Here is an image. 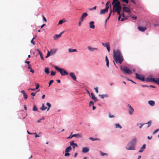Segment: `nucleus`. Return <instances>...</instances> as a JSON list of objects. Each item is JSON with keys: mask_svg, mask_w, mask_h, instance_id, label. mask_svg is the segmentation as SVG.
<instances>
[{"mask_svg": "<svg viewBox=\"0 0 159 159\" xmlns=\"http://www.w3.org/2000/svg\"><path fill=\"white\" fill-rule=\"evenodd\" d=\"M64 33V31L62 32L59 34H55L53 37V39L54 40H56L57 39L60 37L61 35Z\"/></svg>", "mask_w": 159, "mask_h": 159, "instance_id": "nucleus-10", "label": "nucleus"}, {"mask_svg": "<svg viewBox=\"0 0 159 159\" xmlns=\"http://www.w3.org/2000/svg\"><path fill=\"white\" fill-rule=\"evenodd\" d=\"M44 71L46 74H48L49 73V68L47 67L45 68Z\"/></svg>", "mask_w": 159, "mask_h": 159, "instance_id": "nucleus-26", "label": "nucleus"}, {"mask_svg": "<svg viewBox=\"0 0 159 159\" xmlns=\"http://www.w3.org/2000/svg\"><path fill=\"white\" fill-rule=\"evenodd\" d=\"M70 76L74 80L76 81V77L74 73L71 72L70 74Z\"/></svg>", "mask_w": 159, "mask_h": 159, "instance_id": "nucleus-13", "label": "nucleus"}, {"mask_svg": "<svg viewBox=\"0 0 159 159\" xmlns=\"http://www.w3.org/2000/svg\"><path fill=\"white\" fill-rule=\"evenodd\" d=\"M100 152L101 153V156H104L105 155L107 156L108 155V154L107 153H103L101 151H100Z\"/></svg>", "mask_w": 159, "mask_h": 159, "instance_id": "nucleus-34", "label": "nucleus"}, {"mask_svg": "<svg viewBox=\"0 0 159 159\" xmlns=\"http://www.w3.org/2000/svg\"><path fill=\"white\" fill-rule=\"evenodd\" d=\"M89 27L92 29H94L95 27L94 25V22L93 21H90L89 23Z\"/></svg>", "mask_w": 159, "mask_h": 159, "instance_id": "nucleus-12", "label": "nucleus"}, {"mask_svg": "<svg viewBox=\"0 0 159 159\" xmlns=\"http://www.w3.org/2000/svg\"><path fill=\"white\" fill-rule=\"evenodd\" d=\"M139 30L141 32H144L147 29V28L145 27L139 26L138 27Z\"/></svg>", "mask_w": 159, "mask_h": 159, "instance_id": "nucleus-11", "label": "nucleus"}, {"mask_svg": "<svg viewBox=\"0 0 159 159\" xmlns=\"http://www.w3.org/2000/svg\"><path fill=\"white\" fill-rule=\"evenodd\" d=\"M45 119V118L44 117H43L42 118L40 119L37 121V123H40L41 122V121L42 120H43Z\"/></svg>", "mask_w": 159, "mask_h": 159, "instance_id": "nucleus-32", "label": "nucleus"}, {"mask_svg": "<svg viewBox=\"0 0 159 159\" xmlns=\"http://www.w3.org/2000/svg\"><path fill=\"white\" fill-rule=\"evenodd\" d=\"M68 50L69 52L70 53L73 52V49H72L71 48H69Z\"/></svg>", "mask_w": 159, "mask_h": 159, "instance_id": "nucleus-51", "label": "nucleus"}, {"mask_svg": "<svg viewBox=\"0 0 159 159\" xmlns=\"http://www.w3.org/2000/svg\"><path fill=\"white\" fill-rule=\"evenodd\" d=\"M159 131V129H157L155 130L153 133V134H154L156 133H157Z\"/></svg>", "mask_w": 159, "mask_h": 159, "instance_id": "nucleus-48", "label": "nucleus"}, {"mask_svg": "<svg viewBox=\"0 0 159 159\" xmlns=\"http://www.w3.org/2000/svg\"><path fill=\"white\" fill-rule=\"evenodd\" d=\"M109 7H106V8L105 9L101 10L100 13V14H104L106 12H107Z\"/></svg>", "mask_w": 159, "mask_h": 159, "instance_id": "nucleus-8", "label": "nucleus"}, {"mask_svg": "<svg viewBox=\"0 0 159 159\" xmlns=\"http://www.w3.org/2000/svg\"><path fill=\"white\" fill-rule=\"evenodd\" d=\"M35 84L36 85L35 89H38L39 87V84H38L36 83H35Z\"/></svg>", "mask_w": 159, "mask_h": 159, "instance_id": "nucleus-35", "label": "nucleus"}, {"mask_svg": "<svg viewBox=\"0 0 159 159\" xmlns=\"http://www.w3.org/2000/svg\"><path fill=\"white\" fill-rule=\"evenodd\" d=\"M34 134H35V137L37 138V137H39V135L37 134L36 133H34Z\"/></svg>", "mask_w": 159, "mask_h": 159, "instance_id": "nucleus-55", "label": "nucleus"}, {"mask_svg": "<svg viewBox=\"0 0 159 159\" xmlns=\"http://www.w3.org/2000/svg\"><path fill=\"white\" fill-rule=\"evenodd\" d=\"M91 98L93 99L95 102L97 101L98 100V99L96 97H95V96L94 95L93 93H91Z\"/></svg>", "mask_w": 159, "mask_h": 159, "instance_id": "nucleus-15", "label": "nucleus"}, {"mask_svg": "<svg viewBox=\"0 0 159 159\" xmlns=\"http://www.w3.org/2000/svg\"><path fill=\"white\" fill-rule=\"evenodd\" d=\"M23 97L25 99L27 98V95L25 93L23 94Z\"/></svg>", "mask_w": 159, "mask_h": 159, "instance_id": "nucleus-41", "label": "nucleus"}, {"mask_svg": "<svg viewBox=\"0 0 159 159\" xmlns=\"http://www.w3.org/2000/svg\"><path fill=\"white\" fill-rule=\"evenodd\" d=\"M63 23V20H60L59 21L58 24L59 25H61Z\"/></svg>", "mask_w": 159, "mask_h": 159, "instance_id": "nucleus-47", "label": "nucleus"}, {"mask_svg": "<svg viewBox=\"0 0 159 159\" xmlns=\"http://www.w3.org/2000/svg\"><path fill=\"white\" fill-rule=\"evenodd\" d=\"M122 71L129 74H131L132 73V71L127 68L126 67H124L123 68H121Z\"/></svg>", "mask_w": 159, "mask_h": 159, "instance_id": "nucleus-6", "label": "nucleus"}, {"mask_svg": "<svg viewBox=\"0 0 159 159\" xmlns=\"http://www.w3.org/2000/svg\"><path fill=\"white\" fill-rule=\"evenodd\" d=\"M39 54L40 55V57L41 58V59L42 60H44V58L43 57V54H42V53L41 52V53H40V54Z\"/></svg>", "mask_w": 159, "mask_h": 159, "instance_id": "nucleus-45", "label": "nucleus"}, {"mask_svg": "<svg viewBox=\"0 0 159 159\" xmlns=\"http://www.w3.org/2000/svg\"><path fill=\"white\" fill-rule=\"evenodd\" d=\"M137 124V126H139V125H140V126H139V128H142V126L144 125L145 124Z\"/></svg>", "mask_w": 159, "mask_h": 159, "instance_id": "nucleus-36", "label": "nucleus"}, {"mask_svg": "<svg viewBox=\"0 0 159 159\" xmlns=\"http://www.w3.org/2000/svg\"><path fill=\"white\" fill-rule=\"evenodd\" d=\"M46 105L48 107V108L47 109V111H48L49 110L50 108L51 107V104L47 102L46 103Z\"/></svg>", "mask_w": 159, "mask_h": 159, "instance_id": "nucleus-31", "label": "nucleus"}, {"mask_svg": "<svg viewBox=\"0 0 159 159\" xmlns=\"http://www.w3.org/2000/svg\"><path fill=\"white\" fill-rule=\"evenodd\" d=\"M36 93H31V94L34 97L35 96V94Z\"/></svg>", "mask_w": 159, "mask_h": 159, "instance_id": "nucleus-59", "label": "nucleus"}, {"mask_svg": "<svg viewBox=\"0 0 159 159\" xmlns=\"http://www.w3.org/2000/svg\"><path fill=\"white\" fill-rule=\"evenodd\" d=\"M102 44L104 47H106V48H107V47L110 46L109 42H107L105 43H102Z\"/></svg>", "mask_w": 159, "mask_h": 159, "instance_id": "nucleus-22", "label": "nucleus"}, {"mask_svg": "<svg viewBox=\"0 0 159 159\" xmlns=\"http://www.w3.org/2000/svg\"><path fill=\"white\" fill-rule=\"evenodd\" d=\"M132 19H134V20H136L137 18V16H132Z\"/></svg>", "mask_w": 159, "mask_h": 159, "instance_id": "nucleus-62", "label": "nucleus"}, {"mask_svg": "<svg viewBox=\"0 0 159 159\" xmlns=\"http://www.w3.org/2000/svg\"><path fill=\"white\" fill-rule=\"evenodd\" d=\"M121 11V10H118V11H116V12H117V14L119 15L120 14V12Z\"/></svg>", "mask_w": 159, "mask_h": 159, "instance_id": "nucleus-54", "label": "nucleus"}, {"mask_svg": "<svg viewBox=\"0 0 159 159\" xmlns=\"http://www.w3.org/2000/svg\"><path fill=\"white\" fill-rule=\"evenodd\" d=\"M122 16L123 17L121 19V21H124L125 20H126V19H128V17H129L130 16H126L125 15V14H124V12H122Z\"/></svg>", "mask_w": 159, "mask_h": 159, "instance_id": "nucleus-9", "label": "nucleus"}, {"mask_svg": "<svg viewBox=\"0 0 159 159\" xmlns=\"http://www.w3.org/2000/svg\"><path fill=\"white\" fill-rule=\"evenodd\" d=\"M150 80L151 82H154L157 84L159 82V78L157 79L156 80L154 78H151Z\"/></svg>", "mask_w": 159, "mask_h": 159, "instance_id": "nucleus-16", "label": "nucleus"}, {"mask_svg": "<svg viewBox=\"0 0 159 159\" xmlns=\"http://www.w3.org/2000/svg\"><path fill=\"white\" fill-rule=\"evenodd\" d=\"M136 78L137 79H139L143 81L144 80V77L142 75H139L137 73H135Z\"/></svg>", "mask_w": 159, "mask_h": 159, "instance_id": "nucleus-7", "label": "nucleus"}, {"mask_svg": "<svg viewBox=\"0 0 159 159\" xmlns=\"http://www.w3.org/2000/svg\"><path fill=\"white\" fill-rule=\"evenodd\" d=\"M134 111V109L133 108H131L129 109V113L130 115H132Z\"/></svg>", "mask_w": 159, "mask_h": 159, "instance_id": "nucleus-28", "label": "nucleus"}, {"mask_svg": "<svg viewBox=\"0 0 159 159\" xmlns=\"http://www.w3.org/2000/svg\"><path fill=\"white\" fill-rule=\"evenodd\" d=\"M107 49L108 51L109 52L110 51V46L107 47Z\"/></svg>", "mask_w": 159, "mask_h": 159, "instance_id": "nucleus-61", "label": "nucleus"}, {"mask_svg": "<svg viewBox=\"0 0 159 159\" xmlns=\"http://www.w3.org/2000/svg\"><path fill=\"white\" fill-rule=\"evenodd\" d=\"M83 21V20H80H80L79 21V23H78V25H79V26H80L81 24V23H82V22Z\"/></svg>", "mask_w": 159, "mask_h": 159, "instance_id": "nucleus-46", "label": "nucleus"}, {"mask_svg": "<svg viewBox=\"0 0 159 159\" xmlns=\"http://www.w3.org/2000/svg\"><path fill=\"white\" fill-rule=\"evenodd\" d=\"M72 150V148L71 147L69 146L67 147L65 149V152H69L70 151Z\"/></svg>", "mask_w": 159, "mask_h": 159, "instance_id": "nucleus-21", "label": "nucleus"}, {"mask_svg": "<svg viewBox=\"0 0 159 159\" xmlns=\"http://www.w3.org/2000/svg\"><path fill=\"white\" fill-rule=\"evenodd\" d=\"M146 124H148V127H149L151 125V120H150L147 123H145Z\"/></svg>", "mask_w": 159, "mask_h": 159, "instance_id": "nucleus-37", "label": "nucleus"}, {"mask_svg": "<svg viewBox=\"0 0 159 159\" xmlns=\"http://www.w3.org/2000/svg\"><path fill=\"white\" fill-rule=\"evenodd\" d=\"M55 74H56V72H54L53 71H52L51 72V75L52 76H53L55 75Z\"/></svg>", "mask_w": 159, "mask_h": 159, "instance_id": "nucleus-43", "label": "nucleus"}, {"mask_svg": "<svg viewBox=\"0 0 159 159\" xmlns=\"http://www.w3.org/2000/svg\"><path fill=\"white\" fill-rule=\"evenodd\" d=\"M94 102L93 101H91L89 102V106H90L91 105H93Z\"/></svg>", "mask_w": 159, "mask_h": 159, "instance_id": "nucleus-53", "label": "nucleus"}, {"mask_svg": "<svg viewBox=\"0 0 159 159\" xmlns=\"http://www.w3.org/2000/svg\"><path fill=\"white\" fill-rule=\"evenodd\" d=\"M88 16V14L86 13H84L81 16L80 19L83 21L84 18Z\"/></svg>", "mask_w": 159, "mask_h": 159, "instance_id": "nucleus-14", "label": "nucleus"}, {"mask_svg": "<svg viewBox=\"0 0 159 159\" xmlns=\"http://www.w3.org/2000/svg\"><path fill=\"white\" fill-rule=\"evenodd\" d=\"M57 51L56 49H52L50 50V53L51 55H53Z\"/></svg>", "mask_w": 159, "mask_h": 159, "instance_id": "nucleus-24", "label": "nucleus"}, {"mask_svg": "<svg viewBox=\"0 0 159 159\" xmlns=\"http://www.w3.org/2000/svg\"><path fill=\"white\" fill-rule=\"evenodd\" d=\"M115 125L116 128H119L120 129L122 128L121 126L118 123L116 124Z\"/></svg>", "mask_w": 159, "mask_h": 159, "instance_id": "nucleus-30", "label": "nucleus"}, {"mask_svg": "<svg viewBox=\"0 0 159 159\" xmlns=\"http://www.w3.org/2000/svg\"><path fill=\"white\" fill-rule=\"evenodd\" d=\"M70 155V154L68 152H65L64 156L66 157H69Z\"/></svg>", "mask_w": 159, "mask_h": 159, "instance_id": "nucleus-40", "label": "nucleus"}, {"mask_svg": "<svg viewBox=\"0 0 159 159\" xmlns=\"http://www.w3.org/2000/svg\"><path fill=\"white\" fill-rule=\"evenodd\" d=\"M51 54V53H50V52H49V51H48L47 55L48 56H49Z\"/></svg>", "mask_w": 159, "mask_h": 159, "instance_id": "nucleus-60", "label": "nucleus"}, {"mask_svg": "<svg viewBox=\"0 0 159 159\" xmlns=\"http://www.w3.org/2000/svg\"><path fill=\"white\" fill-rule=\"evenodd\" d=\"M70 145L71 146H73V145H75V146H76V147H77V145L76 143H74V141H70Z\"/></svg>", "mask_w": 159, "mask_h": 159, "instance_id": "nucleus-27", "label": "nucleus"}, {"mask_svg": "<svg viewBox=\"0 0 159 159\" xmlns=\"http://www.w3.org/2000/svg\"><path fill=\"white\" fill-rule=\"evenodd\" d=\"M109 117L111 118L114 117V116L113 115H111L110 113L109 114Z\"/></svg>", "mask_w": 159, "mask_h": 159, "instance_id": "nucleus-58", "label": "nucleus"}, {"mask_svg": "<svg viewBox=\"0 0 159 159\" xmlns=\"http://www.w3.org/2000/svg\"><path fill=\"white\" fill-rule=\"evenodd\" d=\"M136 142V139L135 138H134L128 144V147L126 148L129 150H134V145Z\"/></svg>", "mask_w": 159, "mask_h": 159, "instance_id": "nucleus-2", "label": "nucleus"}, {"mask_svg": "<svg viewBox=\"0 0 159 159\" xmlns=\"http://www.w3.org/2000/svg\"><path fill=\"white\" fill-rule=\"evenodd\" d=\"M89 139L91 140L92 141H97V140H99L100 139L98 138H94L92 137H89Z\"/></svg>", "mask_w": 159, "mask_h": 159, "instance_id": "nucleus-25", "label": "nucleus"}, {"mask_svg": "<svg viewBox=\"0 0 159 159\" xmlns=\"http://www.w3.org/2000/svg\"><path fill=\"white\" fill-rule=\"evenodd\" d=\"M94 89L95 90V91L97 93H98V87L95 88Z\"/></svg>", "mask_w": 159, "mask_h": 159, "instance_id": "nucleus-50", "label": "nucleus"}, {"mask_svg": "<svg viewBox=\"0 0 159 159\" xmlns=\"http://www.w3.org/2000/svg\"><path fill=\"white\" fill-rule=\"evenodd\" d=\"M89 151V149L87 147H84L82 150V152L84 153L87 152Z\"/></svg>", "mask_w": 159, "mask_h": 159, "instance_id": "nucleus-18", "label": "nucleus"}, {"mask_svg": "<svg viewBox=\"0 0 159 159\" xmlns=\"http://www.w3.org/2000/svg\"><path fill=\"white\" fill-rule=\"evenodd\" d=\"M54 68L60 72L62 76L67 75L68 74V72L64 69L59 68L57 66H55Z\"/></svg>", "mask_w": 159, "mask_h": 159, "instance_id": "nucleus-4", "label": "nucleus"}, {"mask_svg": "<svg viewBox=\"0 0 159 159\" xmlns=\"http://www.w3.org/2000/svg\"><path fill=\"white\" fill-rule=\"evenodd\" d=\"M33 110L34 111H37L38 109L36 106H34L33 108Z\"/></svg>", "mask_w": 159, "mask_h": 159, "instance_id": "nucleus-33", "label": "nucleus"}, {"mask_svg": "<svg viewBox=\"0 0 159 159\" xmlns=\"http://www.w3.org/2000/svg\"><path fill=\"white\" fill-rule=\"evenodd\" d=\"M105 61H106V62L109 61V60L107 56H106L105 57Z\"/></svg>", "mask_w": 159, "mask_h": 159, "instance_id": "nucleus-64", "label": "nucleus"}, {"mask_svg": "<svg viewBox=\"0 0 159 159\" xmlns=\"http://www.w3.org/2000/svg\"><path fill=\"white\" fill-rule=\"evenodd\" d=\"M96 7H97L96 6H95L93 8H89V10L90 11H92L93 10H95L96 8Z\"/></svg>", "mask_w": 159, "mask_h": 159, "instance_id": "nucleus-49", "label": "nucleus"}, {"mask_svg": "<svg viewBox=\"0 0 159 159\" xmlns=\"http://www.w3.org/2000/svg\"><path fill=\"white\" fill-rule=\"evenodd\" d=\"M43 20L45 21V22H47V20L46 19L45 17L43 15Z\"/></svg>", "mask_w": 159, "mask_h": 159, "instance_id": "nucleus-56", "label": "nucleus"}, {"mask_svg": "<svg viewBox=\"0 0 159 159\" xmlns=\"http://www.w3.org/2000/svg\"><path fill=\"white\" fill-rule=\"evenodd\" d=\"M53 82H54L53 80H51L49 83V86H48L49 87L50 86V85H51V84Z\"/></svg>", "mask_w": 159, "mask_h": 159, "instance_id": "nucleus-42", "label": "nucleus"}, {"mask_svg": "<svg viewBox=\"0 0 159 159\" xmlns=\"http://www.w3.org/2000/svg\"><path fill=\"white\" fill-rule=\"evenodd\" d=\"M100 96L102 98H103L105 97H108L107 95V94L100 95Z\"/></svg>", "mask_w": 159, "mask_h": 159, "instance_id": "nucleus-38", "label": "nucleus"}, {"mask_svg": "<svg viewBox=\"0 0 159 159\" xmlns=\"http://www.w3.org/2000/svg\"><path fill=\"white\" fill-rule=\"evenodd\" d=\"M88 49L91 51H93L95 50H98V49L97 48H93L90 46H88Z\"/></svg>", "mask_w": 159, "mask_h": 159, "instance_id": "nucleus-20", "label": "nucleus"}, {"mask_svg": "<svg viewBox=\"0 0 159 159\" xmlns=\"http://www.w3.org/2000/svg\"><path fill=\"white\" fill-rule=\"evenodd\" d=\"M122 2H125L127 4L128 3H129L128 0H122Z\"/></svg>", "mask_w": 159, "mask_h": 159, "instance_id": "nucleus-52", "label": "nucleus"}, {"mask_svg": "<svg viewBox=\"0 0 159 159\" xmlns=\"http://www.w3.org/2000/svg\"><path fill=\"white\" fill-rule=\"evenodd\" d=\"M146 148V145L145 144H143V146L140 149L139 151V152H141L143 151Z\"/></svg>", "mask_w": 159, "mask_h": 159, "instance_id": "nucleus-19", "label": "nucleus"}, {"mask_svg": "<svg viewBox=\"0 0 159 159\" xmlns=\"http://www.w3.org/2000/svg\"><path fill=\"white\" fill-rule=\"evenodd\" d=\"M107 62V63H106L107 66L108 67H109V61H107V62Z\"/></svg>", "mask_w": 159, "mask_h": 159, "instance_id": "nucleus-63", "label": "nucleus"}, {"mask_svg": "<svg viewBox=\"0 0 159 159\" xmlns=\"http://www.w3.org/2000/svg\"><path fill=\"white\" fill-rule=\"evenodd\" d=\"M119 0H113L112 3V5H113L114 3H116L117 2H119Z\"/></svg>", "mask_w": 159, "mask_h": 159, "instance_id": "nucleus-39", "label": "nucleus"}, {"mask_svg": "<svg viewBox=\"0 0 159 159\" xmlns=\"http://www.w3.org/2000/svg\"><path fill=\"white\" fill-rule=\"evenodd\" d=\"M113 5V12L114 13L116 11L121 10L122 7L120 6V2H116V3H114Z\"/></svg>", "mask_w": 159, "mask_h": 159, "instance_id": "nucleus-3", "label": "nucleus"}, {"mask_svg": "<svg viewBox=\"0 0 159 159\" xmlns=\"http://www.w3.org/2000/svg\"><path fill=\"white\" fill-rule=\"evenodd\" d=\"M148 103L151 106H153L155 105V102L153 101H149L148 102Z\"/></svg>", "mask_w": 159, "mask_h": 159, "instance_id": "nucleus-23", "label": "nucleus"}, {"mask_svg": "<svg viewBox=\"0 0 159 159\" xmlns=\"http://www.w3.org/2000/svg\"><path fill=\"white\" fill-rule=\"evenodd\" d=\"M73 137H75L77 138H80L82 137V134H76L72 135Z\"/></svg>", "mask_w": 159, "mask_h": 159, "instance_id": "nucleus-17", "label": "nucleus"}, {"mask_svg": "<svg viewBox=\"0 0 159 159\" xmlns=\"http://www.w3.org/2000/svg\"><path fill=\"white\" fill-rule=\"evenodd\" d=\"M122 12H127L129 14V16H130V13L131 12V11L130 9L127 7H124L122 10Z\"/></svg>", "mask_w": 159, "mask_h": 159, "instance_id": "nucleus-5", "label": "nucleus"}, {"mask_svg": "<svg viewBox=\"0 0 159 159\" xmlns=\"http://www.w3.org/2000/svg\"><path fill=\"white\" fill-rule=\"evenodd\" d=\"M42 107L40 108V109L42 111H44L47 109V107H45L44 104H43L42 105Z\"/></svg>", "mask_w": 159, "mask_h": 159, "instance_id": "nucleus-29", "label": "nucleus"}, {"mask_svg": "<svg viewBox=\"0 0 159 159\" xmlns=\"http://www.w3.org/2000/svg\"><path fill=\"white\" fill-rule=\"evenodd\" d=\"M33 39H32L31 41V43H32V44H33V45H35V43H34V41H33Z\"/></svg>", "mask_w": 159, "mask_h": 159, "instance_id": "nucleus-57", "label": "nucleus"}, {"mask_svg": "<svg viewBox=\"0 0 159 159\" xmlns=\"http://www.w3.org/2000/svg\"><path fill=\"white\" fill-rule=\"evenodd\" d=\"M150 79H151V78H147L145 79V80L147 82L151 81Z\"/></svg>", "mask_w": 159, "mask_h": 159, "instance_id": "nucleus-44", "label": "nucleus"}, {"mask_svg": "<svg viewBox=\"0 0 159 159\" xmlns=\"http://www.w3.org/2000/svg\"><path fill=\"white\" fill-rule=\"evenodd\" d=\"M112 56L114 60V61H113L114 65L117 67L115 61L116 63H119L121 64L124 60L123 57L120 51L118 49L116 50L115 49L113 50Z\"/></svg>", "mask_w": 159, "mask_h": 159, "instance_id": "nucleus-1", "label": "nucleus"}]
</instances>
